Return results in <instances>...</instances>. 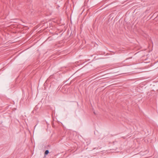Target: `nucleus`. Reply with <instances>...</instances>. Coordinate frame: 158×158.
I'll return each mask as SVG.
<instances>
[{"mask_svg": "<svg viewBox=\"0 0 158 158\" xmlns=\"http://www.w3.org/2000/svg\"><path fill=\"white\" fill-rule=\"evenodd\" d=\"M49 152V151L48 150H46L45 151V153H44V155H48Z\"/></svg>", "mask_w": 158, "mask_h": 158, "instance_id": "nucleus-1", "label": "nucleus"}]
</instances>
